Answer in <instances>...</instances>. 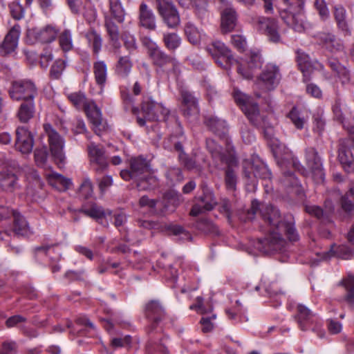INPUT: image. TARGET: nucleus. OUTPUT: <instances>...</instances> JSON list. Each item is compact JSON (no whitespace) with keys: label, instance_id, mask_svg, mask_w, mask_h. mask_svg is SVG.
Here are the masks:
<instances>
[{"label":"nucleus","instance_id":"nucleus-1","mask_svg":"<svg viewBox=\"0 0 354 354\" xmlns=\"http://www.w3.org/2000/svg\"><path fill=\"white\" fill-rule=\"evenodd\" d=\"M259 211L265 223V232H268V236L263 240H259L255 247L261 252L269 254L273 252L281 251L286 242L283 238L284 232L290 241H297L299 235L291 221H285L279 210L272 205H260L257 201L252 202V206L248 211L249 218Z\"/></svg>","mask_w":354,"mask_h":354},{"label":"nucleus","instance_id":"nucleus-2","mask_svg":"<svg viewBox=\"0 0 354 354\" xmlns=\"http://www.w3.org/2000/svg\"><path fill=\"white\" fill-rule=\"evenodd\" d=\"M287 6L279 11L281 19L289 27L298 32H304L310 28L308 23L306 21L304 12L305 0H282Z\"/></svg>","mask_w":354,"mask_h":354},{"label":"nucleus","instance_id":"nucleus-3","mask_svg":"<svg viewBox=\"0 0 354 354\" xmlns=\"http://www.w3.org/2000/svg\"><path fill=\"white\" fill-rule=\"evenodd\" d=\"M234 97L236 102L241 106L243 111L250 122L254 126L265 129L272 127L267 118L260 114L257 104L251 103L248 95L235 90Z\"/></svg>","mask_w":354,"mask_h":354},{"label":"nucleus","instance_id":"nucleus-4","mask_svg":"<svg viewBox=\"0 0 354 354\" xmlns=\"http://www.w3.org/2000/svg\"><path fill=\"white\" fill-rule=\"evenodd\" d=\"M295 319L297 322L299 328L304 331L312 330L317 334L320 338L324 337L326 333L322 328V324L317 316L308 307L303 304H298L297 306V314Z\"/></svg>","mask_w":354,"mask_h":354},{"label":"nucleus","instance_id":"nucleus-5","mask_svg":"<svg viewBox=\"0 0 354 354\" xmlns=\"http://www.w3.org/2000/svg\"><path fill=\"white\" fill-rule=\"evenodd\" d=\"M148 55L154 65L160 68L171 66L167 73H173L176 75L179 71V64L175 58L166 54L159 48L156 44L151 43L148 46Z\"/></svg>","mask_w":354,"mask_h":354},{"label":"nucleus","instance_id":"nucleus-6","mask_svg":"<svg viewBox=\"0 0 354 354\" xmlns=\"http://www.w3.org/2000/svg\"><path fill=\"white\" fill-rule=\"evenodd\" d=\"M9 93L14 100L30 101L37 95V89L32 81L20 80L12 83Z\"/></svg>","mask_w":354,"mask_h":354},{"label":"nucleus","instance_id":"nucleus-7","mask_svg":"<svg viewBox=\"0 0 354 354\" xmlns=\"http://www.w3.org/2000/svg\"><path fill=\"white\" fill-rule=\"evenodd\" d=\"M44 129L48 137L49 149L52 156L55 161L62 162L65 158L64 138L49 124H45Z\"/></svg>","mask_w":354,"mask_h":354},{"label":"nucleus","instance_id":"nucleus-8","mask_svg":"<svg viewBox=\"0 0 354 354\" xmlns=\"http://www.w3.org/2000/svg\"><path fill=\"white\" fill-rule=\"evenodd\" d=\"M306 160L310 171V176L316 184H322L325 179V172L321 158L315 148L306 150Z\"/></svg>","mask_w":354,"mask_h":354},{"label":"nucleus","instance_id":"nucleus-9","mask_svg":"<svg viewBox=\"0 0 354 354\" xmlns=\"http://www.w3.org/2000/svg\"><path fill=\"white\" fill-rule=\"evenodd\" d=\"M252 23L255 28L266 35L270 41L274 43L280 41L277 21L265 17H256L252 19Z\"/></svg>","mask_w":354,"mask_h":354},{"label":"nucleus","instance_id":"nucleus-10","mask_svg":"<svg viewBox=\"0 0 354 354\" xmlns=\"http://www.w3.org/2000/svg\"><path fill=\"white\" fill-rule=\"evenodd\" d=\"M206 50L221 67L227 68L234 61L231 50L220 41L212 42Z\"/></svg>","mask_w":354,"mask_h":354},{"label":"nucleus","instance_id":"nucleus-11","mask_svg":"<svg viewBox=\"0 0 354 354\" xmlns=\"http://www.w3.org/2000/svg\"><path fill=\"white\" fill-rule=\"evenodd\" d=\"M157 8L169 28H174L179 25V15L170 0H157Z\"/></svg>","mask_w":354,"mask_h":354},{"label":"nucleus","instance_id":"nucleus-12","mask_svg":"<svg viewBox=\"0 0 354 354\" xmlns=\"http://www.w3.org/2000/svg\"><path fill=\"white\" fill-rule=\"evenodd\" d=\"M91 165L98 172H102L108 167V160L103 147L94 142L87 146Z\"/></svg>","mask_w":354,"mask_h":354},{"label":"nucleus","instance_id":"nucleus-13","mask_svg":"<svg viewBox=\"0 0 354 354\" xmlns=\"http://www.w3.org/2000/svg\"><path fill=\"white\" fill-rule=\"evenodd\" d=\"M337 158L345 171L354 172V148H351L349 140L340 141Z\"/></svg>","mask_w":354,"mask_h":354},{"label":"nucleus","instance_id":"nucleus-14","mask_svg":"<svg viewBox=\"0 0 354 354\" xmlns=\"http://www.w3.org/2000/svg\"><path fill=\"white\" fill-rule=\"evenodd\" d=\"M217 204L213 192L205 188L203 189V196L198 198V202L193 205L190 215L196 216L205 211H210L214 209Z\"/></svg>","mask_w":354,"mask_h":354},{"label":"nucleus","instance_id":"nucleus-15","mask_svg":"<svg viewBox=\"0 0 354 354\" xmlns=\"http://www.w3.org/2000/svg\"><path fill=\"white\" fill-rule=\"evenodd\" d=\"M181 98L184 115L191 121L196 120L199 115L198 99L185 90L181 91Z\"/></svg>","mask_w":354,"mask_h":354},{"label":"nucleus","instance_id":"nucleus-16","mask_svg":"<svg viewBox=\"0 0 354 354\" xmlns=\"http://www.w3.org/2000/svg\"><path fill=\"white\" fill-rule=\"evenodd\" d=\"M34 145L33 136L24 127H18L16 129V149L26 154L32 151Z\"/></svg>","mask_w":354,"mask_h":354},{"label":"nucleus","instance_id":"nucleus-17","mask_svg":"<svg viewBox=\"0 0 354 354\" xmlns=\"http://www.w3.org/2000/svg\"><path fill=\"white\" fill-rule=\"evenodd\" d=\"M297 62L299 68L304 75L305 82L310 80V75L314 69L323 70L324 66L318 62L312 63L307 54L301 50H297Z\"/></svg>","mask_w":354,"mask_h":354},{"label":"nucleus","instance_id":"nucleus-18","mask_svg":"<svg viewBox=\"0 0 354 354\" xmlns=\"http://www.w3.org/2000/svg\"><path fill=\"white\" fill-rule=\"evenodd\" d=\"M281 78V74L279 66L274 64H268L262 73L260 79L268 90L274 89L279 83Z\"/></svg>","mask_w":354,"mask_h":354},{"label":"nucleus","instance_id":"nucleus-19","mask_svg":"<svg viewBox=\"0 0 354 354\" xmlns=\"http://www.w3.org/2000/svg\"><path fill=\"white\" fill-rule=\"evenodd\" d=\"M57 35V31L51 26H47L44 28H32L28 29L27 32L28 38L41 43H50L54 41Z\"/></svg>","mask_w":354,"mask_h":354},{"label":"nucleus","instance_id":"nucleus-20","mask_svg":"<svg viewBox=\"0 0 354 354\" xmlns=\"http://www.w3.org/2000/svg\"><path fill=\"white\" fill-rule=\"evenodd\" d=\"M262 62L261 54L259 52L251 51L245 61L247 68L241 65L238 67L237 71L244 78L250 79L254 75V71L261 67Z\"/></svg>","mask_w":354,"mask_h":354},{"label":"nucleus","instance_id":"nucleus-21","mask_svg":"<svg viewBox=\"0 0 354 354\" xmlns=\"http://www.w3.org/2000/svg\"><path fill=\"white\" fill-rule=\"evenodd\" d=\"M243 172L245 176L248 179H252V176L255 178L263 179H270L271 178V173L269 169L266 165L260 162L256 163L245 162Z\"/></svg>","mask_w":354,"mask_h":354},{"label":"nucleus","instance_id":"nucleus-22","mask_svg":"<svg viewBox=\"0 0 354 354\" xmlns=\"http://www.w3.org/2000/svg\"><path fill=\"white\" fill-rule=\"evenodd\" d=\"M84 215L92 218L104 227L109 226V222L106 220V217L111 214V211L105 209L102 206L93 203L87 208H82L80 210Z\"/></svg>","mask_w":354,"mask_h":354},{"label":"nucleus","instance_id":"nucleus-23","mask_svg":"<svg viewBox=\"0 0 354 354\" xmlns=\"http://www.w3.org/2000/svg\"><path fill=\"white\" fill-rule=\"evenodd\" d=\"M21 33V28L18 24L14 25L6 35L0 48V53L9 54L17 48Z\"/></svg>","mask_w":354,"mask_h":354},{"label":"nucleus","instance_id":"nucleus-24","mask_svg":"<svg viewBox=\"0 0 354 354\" xmlns=\"http://www.w3.org/2000/svg\"><path fill=\"white\" fill-rule=\"evenodd\" d=\"M146 317L153 323L149 331H152L157 324L165 317V309L158 301L152 300L145 306Z\"/></svg>","mask_w":354,"mask_h":354},{"label":"nucleus","instance_id":"nucleus-25","mask_svg":"<svg viewBox=\"0 0 354 354\" xmlns=\"http://www.w3.org/2000/svg\"><path fill=\"white\" fill-rule=\"evenodd\" d=\"M317 38L319 44L332 53L342 52L344 50L342 41L331 33L321 32L317 35Z\"/></svg>","mask_w":354,"mask_h":354},{"label":"nucleus","instance_id":"nucleus-26","mask_svg":"<svg viewBox=\"0 0 354 354\" xmlns=\"http://www.w3.org/2000/svg\"><path fill=\"white\" fill-rule=\"evenodd\" d=\"M155 105H158V103L155 102L151 99L143 101L142 105V114L143 117L138 116L137 118V122L140 127L145 126L147 122L159 120V114L155 109Z\"/></svg>","mask_w":354,"mask_h":354},{"label":"nucleus","instance_id":"nucleus-27","mask_svg":"<svg viewBox=\"0 0 354 354\" xmlns=\"http://www.w3.org/2000/svg\"><path fill=\"white\" fill-rule=\"evenodd\" d=\"M84 109L90 122L93 124L94 131L98 134L102 124V114L100 108L94 101L90 100Z\"/></svg>","mask_w":354,"mask_h":354},{"label":"nucleus","instance_id":"nucleus-28","mask_svg":"<svg viewBox=\"0 0 354 354\" xmlns=\"http://www.w3.org/2000/svg\"><path fill=\"white\" fill-rule=\"evenodd\" d=\"M138 19L140 26L150 30L156 29V16L153 10L144 2L140 5Z\"/></svg>","mask_w":354,"mask_h":354},{"label":"nucleus","instance_id":"nucleus-29","mask_svg":"<svg viewBox=\"0 0 354 354\" xmlns=\"http://www.w3.org/2000/svg\"><path fill=\"white\" fill-rule=\"evenodd\" d=\"M223 162L227 164L225 176V187L228 191L234 192L236 190L237 183V176L234 169V167L237 166L236 159L234 156H230Z\"/></svg>","mask_w":354,"mask_h":354},{"label":"nucleus","instance_id":"nucleus-30","mask_svg":"<svg viewBox=\"0 0 354 354\" xmlns=\"http://www.w3.org/2000/svg\"><path fill=\"white\" fill-rule=\"evenodd\" d=\"M221 28L223 33L231 32L237 22V14L232 7L226 8L221 12Z\"/></svg>","mask_w":354,"mask_h":354},{"label":"nucleus","instance_id":"nucleus-31","mask_svg":"<svg viewBox=\"0 0 354 354\" xmlns=\"http://www.w3.org/2000/svg\"><path fill=\"white\" fill-rule=\"evenodd\" d=\"M328 64L342 84H346L351 82V74L350 71L345 66L341 64L337 59L333 57L328 59Z\"/></svg>","mask_w":354,"mask_h":354},{"label":"nucleus","instance_id":"nucleus-32","mask_svg":"<svg viewBox=\"0 0 354 354\" xmlns=\"http://www.w3.org/2000/svg\"><path fill=\"white\" fill-rule=\"evenodd\" d=\"M104 26L106 32L109 36L110 42L113 48V53H118L120 48V43L119 41V29L118 26L113 22L111 17L105 16Z\"/></svg>","mask_w":354,"mask_h":354},{"label":"nucleus","instance_id":"nucleus-33","mask_svg":"<svg viewBox=\"0 0 354 354\" xmlns=\"http://www.w3.org/2000/svg\"><path fill=\"white\" fill-rule=\"evenodd\" d=\"M133 66L129 55L119 56L115 65V73L121 78H127L131 72Z\"/></svg>","mask_w":354,"mask_h":354},{"label":"nucleus","instance_id":"nucleus-34","mask_svg":"<svg viewBox=\"0 0 354 354\" xmlns=\"http://www.w3.org/2000/svg\"><path fill=\"white\" fill-rule=\"evenodd\" d=\"M130 166L132 171L133 177H136V180L151 171L146 159L141 158L132 159L131 160Z\"/></svg>","mask_w":354,"mask_h":354},{"label":"nucleus","instance_id":"nucleus-35","mask_svg":"<svg viewBox=\"0 0 354 354\" xmlns=\"http://www.w3.org/2000/svg\"><path fill=\"white\" fill-rule=\"evenodd\" d=\"M47 179L51 186L62 192L67 190L72 185L70 178H67L57 172L48 174Z\"/></svg>","mask_w":354,"mask_h":354},{"label":"nucleus","instance_id":"nucleus-36","mask_svg":"<svg viewBox=\"0 0 354 354\" xmlns=\"http://www.w3.org/2000/svg\"><path fill=\"white\" fill-rule=\"evenodd\" d=\"M35 112L33 100L23 102L17 113L18 120L22 123H28L33 118Z\"/></svg>","mask_w":354,"mask_h":354},{"label":"nucleus","instance_id":"nucleus-37","mask_svg":"<svg viewBox=\"0 0 354 354\" xmlns=\"http://www.w3.org/2000/svg\"><path fill=\"white\" fill-rule=\"evenodd\" d=\"M169 140L174 144V147L178 153V159L181 164L187 169L191 170L197 167L195 160L189 158L187 155L183 151V145L180 141L176 140V138L171 136Z\"/></svg>","mask_w":354,"mask_h":354},{"label":"nucleus","instance_id":"nucleus-38","mask_svg":"<svg viewBox=\"0 0 354 354\" xmlns=\"http://www.w3.org/2000/svg\"><path fill=\"white\" fill-rule=\"evenodd\" d=\"M333 15L338 28L346 35L350 34V28L346 19L345 8L339 5L335 6Z\"/></svg>","mask_w":354,"mask_h":354},{"label":"nucleus","instance_id":"nucleus-39","mask_svg":"<svg viewBox=\"0 0 354 354\" xmlns=\"http://www.w3.org/2000/svg\"><path fill=\"white\" fill-rule=\"evenodd\" d=\"M15 235L28 236L31 232L27 221L19 213L14 214V226L12 230Z\"/></svg>","mask_w":354,"mask_h":354},{"label":"nucleus","instance_id":"nucleus-40","mask_svg":"<svg viewBox=\"0 0 354 354\" xmlns=\"http://www.w3.org/2000/svg\"><path fill=\"white\" fill-rule=\"evenodd\" d=\"M93 74L97 84L104 86L107 79V66L104 61L93 63Z\"/></svg>","mask_w":354,"mask_h":354},{"label":"nucleus","instance_id":"nucleus-41","mask_svg":"<svg viewBox=\"0 0 354 354\" xmlns=\"http://www.w3.org/2000/svg\"><path fill=\"white\" fill-rule=\"evenodd\" d=\"M109 10L111 16L118 22L123 23L125 17V10L120 0H109Z\"/></svg>","mask_w":354,"mask_h":354},{"label":"nucleus","instance_id":"nucleus-42","mask_svg":"<svg viewBox=\"0 0 354 354\" xmlns=\"http://www.w3.org/2000/svg\"><path fill=\"white\" fill-rule=\"evenodd\" d=\"M0 187L7 192H12L17 187V177L13 174L0 172Z\"/></svg>","mask_w":354,"mask_h":354},{"label":"nucleus","instance_id":"nucleus-43","mask_svg":"<svg viewBox=\"0 0 354 354\" xmlns=\"http://www.w3.org/2000/svg\"><path fill=\"white\" fill-rule=\"evenodd\" d=\"M305 209L309 214L321 218L325 216H328L331 214L334 211V207L330 202L327 201L325 205L324 210L316 205H306Z\"/></svg>","mask_w":354,"mask_h":354},{"label":"nucleus","instance_id":"nucleus-44","mask_svg":"<svg viewBox=\"0 0 354 354\" xmlns=\"http://www.w3.org/2000/svg\"><path fill=\"white\" fill-rule=\"evenodd\" d=\"M157 185L158 179L153 175L151 171L137 180V187L140 190H149Z\"/></svg>","mask_w":354,"mask_h":354},{"label":"nucleus","instance_id":"nucleus-45","mask_svg":"<svg viewBox=\"0 0 354 354\" xmlns=\"http://www.w3.org/2000/svg\"><path fill=\"white\" fill-rule=\"evenodd\" d=\"M288 118L297 129H303L307 122L308 118L302 112L294 107L288 115Z\"/></svg>","mask_w":354,"mask_h":354},{"label":"nucleus","instance_id":"nucleus-46","mask_svg":"<svg viewBox=\"0 0 354 354\" xmlns=\"http://www.w3.org/2000/svg\"><path fill=\"white\" fill-rule=\"evenodd\" d=\"M162 41L165 47L169 50H175L181 44V38L175 32L163 33Z\"/></svg>","mask_w":354,"mask_h":354},{"label":"nucleus","instance_id":"nucleus-47","mask_svg":"<svg viewBox=\"0 0 354 354\" xmlns=\"http://www.w3.org/2000/svg\"><path fill=\"white\" fill-rule=\"evenodd\" d=\"M59 46L62 50L66 53L71 50L73 48L72 32L70 30H64L58 37Z\"/></svg>","mask_w":354,"mask_h":354},{"label":"nucleus","instance_id":"nucleus-48","mask_svg":"<svg viewBox=\"0 0 354 354\" xmlns=\"http://www.w3.org/2000/svg\"><path fill=\"white\" fill-rule=\"evenodd\" d=\"M340 283L348 291L345 299L351 304H354V276L349 273Z\"/></svg>","mask_w":354,"mask_h":354},{"label":"nucleus","instance_id":"nucleus-49","mask_svg":"<svg viewBox=\"0 0 354 354\" xmlns=\"http://www.w3.org/2000/svg\"><path fill=\"white\" fill-rule=\"evenodd\" d=\"M68 99L77 109H84L90 101L86 99L84 93L80 91L69 93Z\"/></svg>","mask_w":354,"mask_h":354},{"label":"nucleus","instance_id":"nucleus-50","mask_svg":"<svg viewBox=\"0 0 354 354\" xmlns=\"http://www.w3.org/2000/svg\"><path fill=\"white\" fill-rule=\"evenodd\" d=\"M185 32L188 40L193 44L199 43L201 37V33L198 28L191 23H187L185 27Z\"/></svg>","mask_w":354,"mask_h":354},{"label":"nucleus","instance_id":"nucleus-51","mask_svg":"<svg viewBox=\"0 0 354 354\" xmlns=\"http://www.w3.org/2000/svg\"><path fill=\"white\" fill-rule=\"evenodd\" d=\"M178 3L185 8H188L190 5L193 4L195 7L196 12L198 14L201 15L203 14L206 10V7L207 5V0H176Z\"/></svg>","mask_w":354,"mask_h":354},{"label":"nucleus","instance_id":"nucleus-52","mask_svg":"<svg viewBox=\"0 0 354 354\" xmlns=\"http://www.w3.org/2000/svg\"><path fill=\"white\" fill-rule=\"evenodd\" d=\"M139 204L140 207H147L149 211L153 214H161L163 210H158L156 206L160 204V201L154 199H150L147 196H143L140 198Z\"/></svg>","mask_w":354,"mask_h":354},{"label":"nucleus","instance_id":"nucleus-53","mask_svg":"<svg viewBox=\"0 0 354 354\" xmlns=\"http://www.w3.org/2000/svg\"><path fill=\"white\" fill-rule=\"evenodd\" d=\"M86 38L88 43L93 48V50L97 54L101 50L102 38L95 31L91 30L86 34Z\"/></svg>","mask_w":354,"mask_h":354},{"label":"nucleus","instance_id":"nucleus-54","mask_svg":"<svg viewBox=\"0 0 354 354\" xmlns=\"http://www.w3.org/2000/svg\"><path fill=\"white\" fill-rule=\"evenodd\" d=\"M333 113L336 117V118L339 120L344 125L345 128L347 129L348 133L351 135V139L354 140V126L346 127L344 123V117L343 115L342 109L341 108V104L339 102H336L333 106Z\"/></svg>","mask_w":354,"mask_h":354},{"label":"nucleus","instance_id":"nucleus-55","mask_svg":"<svg viewBox=\"0 0 354 354\" xmlns=\"http://www.w3.org/2000/svg\"><path fill=\"white\" fill-rule=\"evenodd\" d=\"M80 14L84 16L88 23L94 21L97 17L96 10L89 1L84 3V7Z\"/></svg>","mask_w":354,"mask_h":354},{"label":"nucleus","instance_id":"nucleus-56","mask_svg":"<svg viewBox=\"0 0 354 354\" xmlns=\"http://www.w3.org/2000/svg\"><path fill=\"white\" fill-rule=\"evenodd\" d=\"M66 67V63L64 60L57 59L53 64L50 74L51 77L54 79H58Z\"/></svg>","mask_w":354,"mask_h":354},{"label":"nucleus","instance_id":"nucleus-57","mask_svg":"<svg viewBox=\"0 0 354 354\" xmlns=\"http://www.w3.org/2000/svg\"><path fill=\"white\" fill-rule=\"evenodd\" d=\"M207 147L209 152L212 154L213 157L219 158L222 162L227 159L221 152V147L217 145L212 140H207Z\"/></svg>","mask_w":354,"mask_h":354},{"label":"nucleus","instance_id":"nucleus-58","mask_svg":"<svg viewBox=\"0 0 354 354\" xmlns=\"http://www.w3.org/2000/svg\"><path fill=\"white\" fill-rule=\"evenodd\" d=\"M166 176L171 183H180L183 180L182 171L178 167L170 168L167 171Z\"/></svg>","mask_w":354,"mask_h":354},{"label":"nucleus","instance_id":"nucleus-59","mask_svg":"<svg viewBox=\"0 0 354 354\" xmlns=\"http://www.w3.org/2000/svg\"><path fill=\"white\" fill-rule=\"evenodd\" d=\"M80 194L84 198L90 197L93 193V185L88 178H85L80 187Z\"/></svg>","mask_w":354,"mask_h":354},{"label":"nucleus","instance_id":"nucleus-60","mask_svg":"<svg viewBox=\"0 0 354 354\" xmlns=\"http://www.w3.org/2000/svg\"><path fill=\"white\" fill-rule=\"evenodd\" d=\"M34 154L36 164L40 167L44 166L48 157L46 147L35 149Z\"/></svg>","mask_w":354,"mask_h":354},{"label":"nucleus","instance_id":"nucleus-61","mask_svg":"<svg viewBox=\"0 0 354 354\" xmlns=\"http://www.w3.org/2000/svg\"><path fill=\"white\" fill-rule=\"evenodd\" d=\"M325 127V120L321 115H313V131L317 133L319 135L322 134Z\"/></svg>","mask_w":354,"mask_h":354},{"label":"nucleus","instance_id":"nucleus-62","mask_svg":"<svg viewBox=\"0 0 354 354\" xmlns=\"http://www.w3.org/2000/svg\"><path fill=\"white\" fill-rule=\"evenodd\" d=\"M342 207L346 212L354 209V197L349 194V192L342 198Z\"/></svg>","mask_w":354,"mask_h":354},{"label":"nucleus","instance_id":"nucleus-63","mask_svg":"<svg viewBox=\"0 0 354 354\" xmlns=\"http://www.w3.org/2000/svg\"><path fill=\"white\" fill-rule=\"evenodd\" d=\"M232 44L239 50L243 51L247 46L245 37L241 35H233L231 37Z\"/></svg>","mask_w":354,"mask_h":354},{"label":"nucleus","instance_id":"nucleus-64","mask_svg":"<svg viewBox=\"0 0 354 354\" xmlns=\"http://www.w3.org/2000/svg\"><path fill=\"white\" fill-rule=\"evenodd\" d=\"M122 38L124 40L125 47L129 51L133 50L136 48V39L133 35L128 32H124L122 35Z\"/></svg>","mask_w":354,"mask_h":354}]
</instances>
